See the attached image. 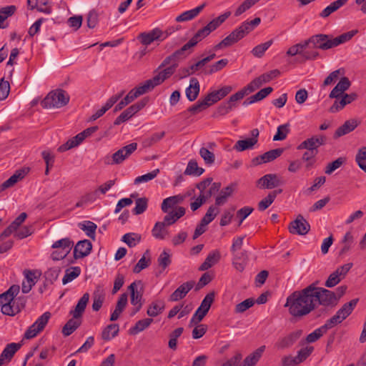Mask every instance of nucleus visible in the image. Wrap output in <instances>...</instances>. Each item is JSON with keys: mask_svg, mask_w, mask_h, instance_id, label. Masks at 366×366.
<instances>
[{"mask_svg": "<svg viewBox=\"0 0 366 366\" xmlns=\"http://www.w3.org/2000/svg\"><path fill=\"white\" fill-rule=\"evenodd\" d=\"M308 47L307 43L305 41L303 42H300L299 44H296L291 47H290L287 51V55L294 56L297 54H300L303 56V54L305 51V50Z\"/></svg>", "mask_w": 366, "mask_h": 366, "instance_id": "54", "label": "nucleus"}, {"mask_svg": "<svg viewBox=\"0 0 366 366\" xmlns=\"http://www.w3.org/2000/svg\"><path fill=\"white\" fill-rule=\"evenodd\" d=\"M317 282H314L305 288L295 291L287 297L285 307L289 308L290 314L295 317H302L314 311L317 305Z\"/></svg>", "mask_w": 366, "mask_h": 366, "instance_id": "1", "label": "nucleus"}, {"mask_svg": "<svg viewBox=\"0 0 366 366\" xmlns=\"http://www.w3.org/2000/svg\"><path fill=\"white\" fill-rule=\"evenodd\" d=\"M345 74L344 69H338L331 72L324 80L323 86H327L334 84L340 77V75Z\"/></svg>", "mask_w": 366, "mask_h": 366, "instance_id": "61", "label": "nucleus"}, {"mask_svg": "<svg viewBox=\"0 0 366 366\" xmlns=\"http://www.w3.org/2000/svg\"><path fill=\"white\" fill-rule=\"evenodd\" d=\"M326 137L324 135L312 136L303 141L298 147L297 149H307L310 151H318L320 146L324 145L326 142Z\"/></svg>", "mask_w": 366, "mask_h": 366, "instance_id": "16", "label": "nucleus"}, {"mask_svg": "<svg viewBox=\"0 0 366 366\" xmlns=\"http://www.w3.org/2000/svg\"><path fill=\"white\" fill-rule=\"evenodd\" d=\"M352 266V263H347L338 267L335 271L330 274L327 280L325 282V286L331 288L338 285L341 280L345 277L347 273L350 271Z\"/></svg>", "mask_w": 366, "mask_h": 366, "instance_id": "11", "label": "nucleus"}, {"mask_svg": "<svg viewBox=\"0 0 366 366\" xmlns=\"http://www.w3.org/2000/svg\"><path fill=\"white\" fill-rule=\"evenodd\" d=\"M124 92L122 91L120 93L112 96L106 102V104L99 110L95 112V114L98 118L103 116L107 111H108L123 96Z\"/></svg>", "mask_w": 366, "mask_h": 366, "instance_id": "42", "label": "nucleus"}, {"mask_svg": "<svg viewBox=\"0 0 366 366\" xmlns=\"http://www.w3.org/2000/svg\"><path fill=\"white\" fill-rule=\"evenodd\" d=\"M51 313L49 312L41 315L25 332L24 337L31 339L36 337L41 331L44 330L50 319Z\"/></svg>", "mask_w": 366, "mask_h": 366, "instance_id": "10", "label": "nucleus"}, {"mask_svg": "<svg viewBox=\"0 0 366 366\" xmlns=\"http://www.w3.org/2000/svg\"><path fill=\"white\" fill-rule=\"evenodd\" d=\"M79 228L85 232L87 237L92 239H95L96 229L97 226L95 223L91 221H84L79 224Z\"/></svg>", "mask_w": 366, "mask_h": 366, "instance_id": "48", "label": "nucleus"}, {"mask_svg": "<svg viewBox=\"0 0 366 366\" xmlns=\"http://www.w3.org/2000/svg\"><path fill=\"white\" fill-rule=\"evenodd\" d=\"M28 172V168L16 170L13 175H11L7 180L4 182L0 185V192L5 190L6 189L13 187L19 180L24 179Z\"/></svg>", "mask_w": 366, "mask_h": 366, "instance_id": "24", "label": "nucleus"}, {"mask_svg": "<svg viewBox=\"0 0 366 366\" xmlns=\"http://www.w3.org/2000/svg\"><path fill=\"white\" fill-rule=\"evenodd\" d=\"M206 4H207L204 2L193 9L188 10L182 13L180 15L176 17V21L182 22L194 19L203 10V9L206 6Z\"/></svg>", "mask_w": 366, "mask_h": 366, "instance_id": "32", "label": "nucleus"}, {"mask_svg": "<svg viewBox=\"0 0 366 366\" xmlns=\"http://www.w3.org/2000/svg\"><path fill=\"white\" fill-rule=\"evenodd\" d=\"M357 32V30H352L333 39L329 35L320 34L312 36L306 41L308 46L312 44L313 48L327 50L350 40Z\"/></svg>", "mask_w": 366, "mask_h": 366, "instance_id": "3", "label": "nucleus"}, {"mask_svg": "<svg viewBox=\"0 0 366 366\" xmlns=\"http://www.w3.org/2000/svg\"><path fill=\"white\" fill-rule=\"evenodd\" d=\"M128 290L130 292L131 304L136 305L137 304L143 303V285L142 281H135L129 287Z\"/></svg>", "mask_w": 366, "mask_h": 366, "instance_id": "19", "label": "nucleus"}, {"mask_svg": "<svg viewBox=\"0 0 366 366\" xmlns=\"http://www.w3.org/2000/svg\"><path fill=\"white\" fill-rule=\"evenodd\" d=\"M316 292L317 293L318 300L317 305L323 307H334L338 302V297L336 293L323 287H319L316 285Z\"/></svg>", "mask_w": 366, "mask_h": 366, "instance_id": "8", "label": "nucleus"}, {"mask_svg": "<svg viewBox=\"0 0 366 366\" xmlns=\"http://www.w3.org/2000/svg\"><path fill=\"white\" fill-rule=\"evenodd\" d=\"M69 102V94L63 89L50 92L41 101V105L44 109L61 108Z\"/></svg>", "mask_w": 366, "mask_h": 366, "instance_id": "4", "label": "nucleus"}, {"mask_svg": "<svg viewBox=\"0 0 366 366\" xmlns=\"http://www.w3.org/2000/svg\"><path fill=\"white\" fill-rule=\"evenodd\" d=\"M147 93L142 85L132 89L126 97L122 99L114 107V112H117L122 109L125 106L133 102L136 98Z\"/></svg>", "mask_w": 366, "mask_h": 366, "instance_id": "18", "label": "nucleus"}, {"mask_svg": "<svg viewBox=\"0 0 366 366\" xmlns=\"http://www.w3.org/2000/svg\"><path fill=\"white\" fill-rule=\"evenodd\" d=\"M166 224L163 222H157L152 229V236L157 239H164L168 234Z\"/></svg>", "mask_w": 366, "mask_h": 366, "instance_id": "44", "label": "nucleus"}, {"mask_svg": "<svg viewBox=\"0 0 366 366\" xmlns=\"http://www.w3.org/2000/svg\"><path fill=\"white\" fill-rule=\"evenodd\" d=\"M163 32L158 28L154 29L149 32H142L137 36L138 40L145 46L151 44L155 40L161 39Z\"/></svg>", "mask_w": 366, "mask_h": 366, "instance_id": "21", "label": "nucleus"}, {"mask_svg": "<svg viewBox=\"0 0 366 366\" xmlns=\"http://www.w3.org/2000/svg\"><path fill=\"white\" fill-rule=\"evenodd\" d=\"M20 287L17 285H13L5 292L0 295V307H1V312L3 313V306L5 304L9 305L19 292Z\"/></svg>", "mask_w": 366, "mask_h": 366, "instance_id": "29", "label": "nucleus"}, {"mask_svg": "<svg viewBox=\"0 0 366 366\" xmlns=\"http://www.w3.org/2000/svg\"><path fill=\"white\" fill-rule=\"evenodd\" d=\"M273 40L270 39L263 44H260L254 46L251 53L252 55L257 58H261L264 54L265 51L272 46Z\"/></svg>", "mask_w": 366, "mask_h": 366, "instance_id": "50", "label": "nucleus"}, {"mask_svg": "<svg viewBox=\"0 0 366 366\" xmlns=\"http://www.w3.org/2000/svg\"><path fill=\"white\" fill-rule=\"evenodd\" d=\"M359 124L360 122L355 119H350L349 120H347L342 126H340L336 129L334 134V138L337 139L342 136L349 134L350 132L355 130L359 125Z\"/></svg>", "mask_w": 366, "mask_h": 366, "instance_id": "26", "label": "nucleus"}, {"mask_svg": "<svg viewBox=\"0 0 366 366\" xmlns=\"http://www.w3.org/2000/svg\"><path fill=\"white\" fill-rule=\"evenodd\" d=\"M181 200H182V198L178 195L167 197L163 200L161 209L164 212H167L169 208L176 205Z\"/></svg>", "mask_w": 366, "mask_h": 366, "instance_id": "57", "label": "nucleus"}, {"mask_svg": "<svg viewBox=\"0 0 366 366\" xmlns=\"http://www.w3.org/2000/svg\"><path fill=\"white\" fill-rule=\"evenodd\" d=\"M234 189L235 185L233 184H231L227 187L223 188L220 191L219 195L215 199V205L222 206L227 201V198L232 194L233 192L234 191Z\"/></svg>", "mask_w": 366, "mask_h": 366, "instance_id": "34", "label": "nucleus"}, {"mask_svg": "<svg viewBox=\"0 0 366 366\" xmlns=\"http://www.w3.org/2000/svg\"><path fill=\"white\" fill-rule=\"evenodd\" d=\"M164 302L161 300H157L151 303V305L149 306L147 309V314L149 317H157L164 311Z\"/></svg>", "mask_w": 366, "mask_h": 366, "instance_id": "41", "label": "nucleus"}, {"mask_svg": "<svg viewBox=\"0 0 366 366\" xmlns=\"http://www.w3.org/2000/svg\"><path fill=\"white\" fill-rule=\"evenodd\" d=\"M288 229L292 234L305 235L309 232L310 225L303 216L299 214L295 220L290 222Z\"/></svg>", "mask_w": 366, "mask_h": 366, "instance_id": "13", "label": "nucleus"}, {"mask_svg": "<svg viewBox=\"0 0 366 366\" xmlns=\"http://www.w3.org/2000/svg\"><path fill=\"white\" fill-rule=\"evenodd\" d=\"M347 1L348 0H337L332 2L322 11L320 16L322 18L328 17L331 14L337 11L340 7L344 6Z\"/></svg>", "mask_w": 366, "mask_h": 366, "instance_id": "43", "label": "nucleus"}, {"mask_svg": "<svg viewBox=\"0 0 366 366\" xmlns=\"http://www.w3.org/2000/svg\"><path fill=\"white\" fill-rule=\"evenodd\" d=\"M24 273L26 281H24L22 283L21 290L23 293L26 294L31 291L32 287L35 285L36 277L34 275V272L31 270H24Z\"/></svg>", "mask_w": 366, "mask_h": 366, "instance_id": "40", "label": "nucleus"}, {"mask_svg": "<svg viewBox=\"0 0 366 366\" xmlns=\"http://www.w3.org/2000/svg\"><path fill=\"white\" fill-rule=\"evenodd\" d=\"M318 154V151L307 150L302 157V160L306 162L305 167L310 169L315 164L316 159L315 157Z\"/></svg>", "mask_w": 366, "mask_h": 366, "instance_id": "56", "label": "nucleus"}, {"mask_svg": "<svg viewBox=\"0 0 366 366\" xmlns=\"http://www.w3.org/2000/svg\"><path fill=\"white\" fill-rule=\"evenodd\" d=\"M290 133V124L288 123L280 125L277 127V133L273 137L274 141H282L286 139Z\"/></svg>", "mask_w": 366, "mask_h": 366, "instance_id": "58", "label": "nucleus"}, {"mask_svg": "<svg viewBox=\"0 0 366 366\" xmlns=\"http://www.w3.org/2000/svg\"><path fill=\"white\" fill-rule=\"evenodd\" d=\"M357 299H353L350 302L345 303L340 310H337L336 315L342 321H343L352 313L357 305Z\"/></svg>", "mask_w": 366, "mask_h": 366, "instance_id": "36", "label": "nucleus"}, {"mask_svg": "<svg viewBox=\"0 0 366 366\" xmlns=\"http://www.w3.org/2000/svg\"><path fill=\"white\" fill-rule=\"evenodd\" d=\"M195 282L194 281H188L182 284L174 292L170 295L169 300L171 302H177L183 299L187 293L193 288Z\"/></svg>", "mask_w": 366, "mask_h": 366, "instance_id": "22", "label": "nucleus"}, {"mask_svg": "<svg viewBox=\"0 0 366 366\" xmlns=\"http://www.w3.org/2000/svg\"><path fill=\"white\" fill-rule=\"evenodd\" d=\"M28 172V168L16 170L13 175H11L7 180L4 182L0 185V192L5 190L6 189L13 187L19 180L24 179Z\"/></svg>", "mask_w": 366, "mask_h": 366, "instance_id": "23", "label": "nucleus"}, {"mask_svg": "<svg viewBox=\"0 0 366 366\" xmlns=\"http://www.w3.org/2000/svg\"><path fill=\"white\" fill-rule=\"evenodd\" d=\"M257 186L263 189H272L283 184L277 174H267L259 178L257 182Z\"/></svg>", "mask_w": 366, "mask_h": 366, "instance_id": "14", "label": "nucleus"}, {"mask_svg": "<svg viewBox=\"0 0 366 366\" xmlns=\"http://www.w3.org/2000/svg\"><path fill=\"white\" fill-rule=\"evenodd\" d=\"M153 320L151 318H146L143 320H140L137 321L134 327L130 328L129 334L130 335H137L140 332H142L146 328L149 327V325L152 323Z\"/></svg>", "mask_w": 366, "mask_h": 366, "instance_id": "47", "label": "nucleus"}, {"mask_svg": "<svg viewBox=\"0 0 366 366\" xmlns=\"http://www.w3.org/2000/svg\"><path fill=\"white\" fill-rule=\"evenodd\" d=\"M20 347L21 345L19 343L12 342L8 344L1 353L0 358H1L4 362H9Z\"/></svg>", "mask_w": 366, "mask_h": 366, "instance_id": "33", "label": "nucleus"}, {"mask_svg": "<svg viewBox=\"0 0 366 366\" xmlns=\"http://www.w3.org/2000/svg\"><path fill=\"white\" fill-rule=\"evenodd\" d=\"M314 347L312 346H307L300 349L295 356L297 364L300 365V363L305 361L312 353Z\"/></svg>", "mask_w": 366, "mask_h": 366, "instance_id": "59", "label": "nucleus"}, {"mask_svg": "<svg viewBox=\"0 0 366 366\" xmlns=\"http://www.w3.org/2000/svg\"><path fill=\"white\" fill-rule=\"evenodd\" d=\"M219 212V209L217 207L210 206L205 215L201 219V222H203V224H209L216 217Z\"/></svg>", "mask_w": 366, "mask_h": 366, "instance_id": "63", "label": "nucleus"}, {"mask_svg": "<svg viewBox=\"0 0 366 366\" xmlns=\"http://www.w3.org/2000/svg\"><path fill=\"white\" fill-rule=\"evenodd\" d=\"M220 257V252L218 250H214L210 252L207 255L204 262L201 264L199 269L201 271L207 270L219 262Z\"/></svg>", "mask_w": 366, "mask_h": 366, "instance_id": "35", "label": "nucleus"}, {"mask_svg": "<svg viewBox=\"0 0 366 366\" xmlns=\"http://www.w3.org/2000/svg\"><path fill=\"white\" fill-rule=\"evenodd\" d=\"M200 91V85L198 79L197 78L192 77L190 79L189 86L186 89L185 93L186 97L189 102L194 101Z\"/></svg>", "mask_w": 366, "mask_h": 366, "instance_id": "30", "label": "nucleus"}, {"mask_svg": "<svg viewBox=\"0 0 366 366\" xmlns=\"http://www.w3.org/2000/svg\"><path fill=\"white\" fill-rule=\"evenodd\" d=\"M185 214V209L182 207H179L177 210L169 212L164 217L163 222L167 225L169 226L175 223L179 218L183 217Z\"/></svg>", "mask_w": 366, "mask_h": 366, "instance_id": "38", "label": "nucleus"}, {"mask_svg": "<svg viewBox=\"0 0 366 366\" xmlns=\"http://www.w3.org/2000/svg\"><path fill=\"white\" fill-rule=\"evenodd\" d=\"M193 47L194 46L191 44V43L188 41L180 49L176 50L172 54L167 56L158 66L157 69H161L169 65L170 64L172 65L176 64V67L177 68L179 66V62L186 59L192 52Z\"/></svg>", "mask_w": 366, "mask_h": 366, "instance_id": "6", "label": "nucleus"}, {"mask_svg": "<svg viewBox=\"0 0 366 366\" xmlns=\"http://www.w3.org/2000/svg\"><path fill=\"white\" fill-rule=\"evenodd\" d=\"M283 151L284 149L282 148H277L269 150L254 159L253 162H257V164L272 162L281 156V154L283 153Z\"/></svg>", "mask_w": 366, "mask_h": 366, "instance_id": "28", "label": "nucleus"}, {"mask_svg": "<svg viewBox=\"0 0 366 366\" xmlns=\"http://www.w3.org/2000/svg\"><path fill=\"white\" fill-rule=\"evenodd\" d=\"M81 274V269L79 267H74L70 269H67L65 271V274L62 279L63 285H66L75 278L79 277Z\"/></svg>", "mask_w": 366, "mask_h": 366, "instance_id": "52", "label": "nucleus"}, {"mask_svg": "<svg viewBox=\"0 0 366 366\" xmlns=\"http://www.w3.org/2000/svg\"><path fill=\"white\" fill-rule=\"evenodd\" d=\"M259 132L258 129H253L251 131V137L243 140H238L234 149L237 152H243L247 149H252L258 142Z\"/></svg>", "mask_w": 366, "mask_h": 366, "instance_id": "17", "label": "nucleus"}, {"mask_svg": "<svg viewBox=\"0 0 366 366\" xmlns=\"http://www.w3.org/2000/svg\"><path fill=\"white\" fill-rule=\"evenodd\" d=\"M164 132L154 133L150 137H148L143 140V146L144 147H152L160 141L164 137Z\"/></svg>", "mask_w": 366, "mask_h": 366, "instance_id": "60", "label": "nucleus"}, {"mask_svg": "<svg viewBox=\"0 0 366 366\" xmlns=\"http://www.w3.org/2000/svg\"><path fill=\"white\" fill-rule=\"evenodd\" d=\"M28 172V168L16 170L13 175H11L7 180L4 182L0 185V192L5 190L6 189L13 187L19 180L24 179Z\"/></svg>", "mask_w": 366, "mask_h": 366, "instance_id": "25", "label": "nucleus"}, {"mask_svg": "<svg viewBox=\"0 0 366 366\" xmlns=\"http://www.w3.org/2000/svg\"><path fill=\"white\" fill-rule=\"evenodd\" d=\"M261 22L259 17H256L251 21H245L239 26L233 30L227 36L214 46L217 51L229 47L242 39L246 35L252 31Z\"/></svg>", "mask_w": 366, "mask_h": 366, "instance_id": "2", "label": "nucleus"}, {"mask_svg": "<svg viewBox=\"0 0 366 366\" xmlns=\"http://www.w3.org/2000/svg\"><path fill=\"white\" fill-rule=\"evenodd\" d=\"M148 101V98H143L140 101L128 107L123 112H122L119 117H117V119L114 122V124L119 125L122 123L129 120L136 113H137L142 108H144L147 104Z\"/></svg>", "mask_w": 366, "mask_h": 366, "instance_id": "9", "label": "nucleus"}, {"mask_svg": "<svg viewBox=\"0 0 366 366\" xmlns=\"http://www.w3.org/2000/svg\"><path fill=\"white\" fill-rule=\"evenodd\" d=\"M26 297L24 296H20L15 299L14 297L12 302L10 304L3 306V314L9 316H14L20 312L26 306Z\"/></svg>", "mask_w": 366, "mask_h": 366, "instance_id": "12", "label": "nucleus"}, {"mask_svg": "<svg viewBox=\"0 0 366 366\" xmlns=\"http://www.w3.org/2000/svg\"><path fill=\"white\" fill-rule=\"evenodd\" d=\"M81 325V321L77 319L71 318L65 324L62 328V333L64 336H69L72 334Z\"/></svg>", "mask_w": 366, "mask_h": 366, "instance_id": "49", "label": "nucleus"}, {"mask_svg": "<svg viewBox=\"0 0 366 366\" xmlns=\"http://www.w3.org/2000/svg\"><path fill=\"white\" fill-rule=\"evenodd\" d=\"M137 143L132 142L129 144H127L116 152H114L112 157H106L104 159V163L107 164H120L125 159L129 158V157L137 150Z\"/></svg>", "mask_w": 366, "mask_h": 366, "instance_id": "7", "label": "nucleus"}, {"mask_svg": "<svg viewBox=\"0 0 366 366\" xmlns=\"http://www.w3.org/2000/svg\"><path fill=\"white\" fill-rule=\"evenodd\" d=\"M302 335V330L292 331L286 336L280 338L275 343V347L278 350L291 347L300 338Z\"/></svg>", "mask_w": 366, "mask_h": 366, "instance_id": "15", "label": "nucleus"}, {"mask_svg": "<svg viewBox=\"0 0 366 366\" xmlns=\"http://www.w3.org/2000/svg\"><path fill=\"white\" fill-rule=\"evenodd\" d=\"M177 69L176 64L169 65L161 69H156L154 73L157 74L154 75L152 79L145 81L142 85L145 89L146 92H149L153 89L155 86L162 84L166 79H169Z\"/></svg>", "mask_w": 366, "mask_h": 366, "instance_id": "5", "label": "nucleus"}, {"mask_svg": "<svg viewBox=\"0 0 366 366\" xmlns=\"http://www.w3.org/2000/svg\"><path fill=\"white\" fill-rule=\"evenodd\" d=\"M84 140V136L81 132L76 134L75 137L69 139L66 143L63 144L58 148L60 152H66L70 149L79 145Z\"/></svg>", "mask_w": 366, "mask_h": 366, "instance_id": "39", "label": "nucleus"}, {"mask_svg": "<svg viewBox=\"0 0 366 366\" xmlns=\"http://www.w3.org/2000/svg\"><path fill=\"white\" fill-rule=\"evenodd\" d=\"M89 294L87 292L84 293L83 295V296L78 301V302L75 307V309L70 312V314L73 316L74 318L78 319L82 316V315L86 309V307L89 302Z\"/></svg>", "mask_w": 366, "mask_h": 366, "instance_id": "31", "label": "nucleus"}, {"mask_svg": "<svg viewBox=\"0 0 366 366\" xmlns=\"http://www.w3.org/2000/svg\"><path fill=\"white\" fill-rule=\"evenodd\" d=\"M350 85L351 82L347 77H342L330 93L329 98L333 99V97H342L345 92L350 88Z\"/></svg>", "mask_w": 366, "mask_h": 366, "instance_id": "27", "label": "nucleus"}, {"mask_svg": "<svg viewBox=\"0 0 366 366\" xmlns=\"http://www.w3.org/2000/svg\"><path fill=\"white\" fill-rule=\"evenodd\" d=\"M204 169L202 167H199L197 162L195 160H190L187 164V167L184 171L186 175L200 176Z\"/></svg>", "mask_w": 366, "mask_h": 366, "instance_id": "51", "label": "nucleus"}, {"mask_svg": "<svg viewBox=\"0 0 366 366\" xmlns=\"http://www.w3.org/2000/svg\"><path fill=\"white\" fill-rule=\"evenodd\" d=\"M210 34V31L205 26L199 29L197 33L189 40L191 44L194 47L199 41Z\"/></svg>", "mask_w": 366, "mask_h": 366, "instance_id": "53", "label": "nucleus"}, {"mask_svg": "<svg viewBox=\"0 0 366 366\" xmlns=\"http://www.w3.org/2000/svg\"><path fill=\"white\" fill-rule=\"evenodd\" d=\"M119 331L118 324H111L107 325L102 332V338L105 341H109L116 337Z\"/></svg>", "mask_w": 366, "mask_h": 366, "instance_id": "46", "label": "nucleus"}, {"mask_svg": "<svg viewBox=\"0 0 366 366\" xmlns=\"http://www.w3.org/2000/svg\"><path fill=\"white\" fill-rule=\"evenodd\" d=\"M135 207L133 209L132 212L135 215H139L144 213L148 205V199L145 197L138 198L135 202Z\"/></svg>", "mask_w": 366, "mask_h": 366, "instance_id": "62", "label": "nucleus"}, {"mask_svg": "<svg viewBox=\"0 0 366 366\" xmlns=\"http://www.w3.org/2000/svg\"><path fill=\"white\" fill-rule=\"evenodd\" d=\"M122 241L125 242L129 247H133L140 242L141 236L137 233H127L122 237Z\"/></svg>", "mask_w": 366, "mask_h": 366, "instance_id": "55", "label": "nucleus"}, {"mask_svg": "<svg viewBox=\"0 0 366 366\" xmlns=\"http://www.w3.org/2000/svg\"><path fill=\"white\" fill-rule=\"evenodd\" d=\"M264 350V345H262L255 350L252 353L246 357L244 360L243 365L244 366H254L261 358Z\"/></svg>", "mask_w": 366, "mask_h": 366, "instance_id": "37", "label": "nucleus"}, {"mask_svg": "<svg viewBox=\"0 0 366 366\" xmlns=\"http://www.w3.org/2000/svg\"><path fill=\"white\" fill-rule=\"evenodd\" d=\"M355 160L360 168L366 172V147L359 149Z\"/></svg>", "mask_w": 366, "mask_h": 366, "instance_id": "64", "label": "nucleus"}, {"mask_svg": "<svg viewBox=\"0 0 366 366\" xmlns=\"http://www.w3.org/2000/svg\"><path fill=\"white\" fill-rule=\"evenodd\" d=\"M74 245L73 241L66 237L54 242L51 246L54 249H59L67 254H69Z\"/></svg>", "mask_w": 366, "mask_h": 366, "instance_id": "45", "label": "nucleus"}, {"mask_svg": "<svg viewBox=\"0 0 366 366\" xmlns=\"http://www.w3.org/2000/svg\"><path fill=\"white\" fill-rule=\"evenodd\" d=\"M92 249V242L88 239L79 241L74 249V257L80 259L88 256Z\"/></svg>", "mask_w": 366, "mask_h": 366, "instance_id": "20", "label": "nucleus"}]
</instances>
